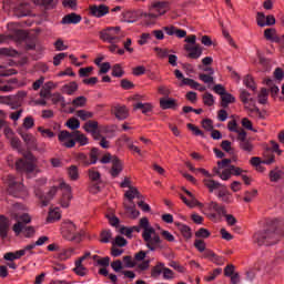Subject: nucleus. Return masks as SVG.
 Here are the masks:
<instances>
[{
    "instance_id": "13",
    "label": "nucleus",
    "mask_w": 284,
    "mask_h": 284,
    "mask_svg": "<svg viewBox=\"0 0 284 284\" xmlns=\"http://www.w3.org/2000/svg\"><path fill=\"white\" fill-rule=\"evenodd\" d=\"M184 50L186 58L191 60H199L201 54H203V48L200 44H184Z\"/></svg>"
},
{
    "instance_id": "51",
    "label": "nucleus",
    "mask_w": 284,
    "mask_h": 284,
    "mask_svg": "<svg viewBox=\"0 0 284 284\" xmlns=\"http://www.w3.org/2000/svg\"><path fill=\"white\" fill-rule=\"evenodd\" d=\"M258 194L257 190H253V191H246L245 192V197H243V201H245L246 203L252 202V200L254 197H256Z\"/></svg>"
},
{
    "instance_id": "24",
    "label": "nucleus",
    "mask_w": 284,
    "mask_h": 284,
    "mask_svg": "<svg viewBox=\"0 0 284 284\" xmlns=\"http://www.w3.org/2000/svg\"><path fill=\"white\" fill-rule=\"evenodd\" d=\"M246 111H248L250 116L258 118L260 120H264L266 112H261L256 103H253L252 106L246 105Z\"/></svg>"
},
{
    "instance_id": "25",
    "label": "nucleus",
    "mask_w": 284,
    "mask_h": 284,
    "mask_svg": "<svg viewBox=\"0 0 284 284\" xmlns=\"http://www.w3.org/2000/svg\"><path fill=\"white\" fill-rule=\"evenodd\" d=\"M240 99H241L243 105H245V109H246V106H252L253 104H256L254 99L251 97V93L247 92L246 90H241Z\"/></svg>"
},
{
    "instance_id": "31",
    "label": "nucleus",
    "mask_w": 284,
    "mask_h": 284,
    "mask_svg": "<svg viewBox=\"0 0 284 284\" xmlns=\"http://www.w3.org/2000/svg\"><path fill=\"white\" fill-rule=\"evenodd\" d=\"M203 183L211 193L221 187V183L219 181L212 180L211 178L203 180Z\"/></svg>"
},
{
    "instance_id": "29",
    "label": "nucleus",
    "mask_w": 284,
    "mask_h": 284,
    "mask_svg": "<svg viewBox=\"0 0 284 284\" xmlns=\"http://www.w3.org/2000/svg\"><path fill=\"white\" fill-rule=\"evenodd\" d=\"M174 224L179 227L180 233L182 234V236H184L185 240H191L192 231L189 225L181 224L180 222H175Z\"/></svg>"
},
{
    "instance_id": "32",
    "label": "nucleus",
    "mask_w": 284,
    "mask_h": 284,
    "mask_svg": "<svg viewBox=\"0 0 284 284\" xmlns=\"http://www.w3.org/2000/svg\"><path fill=\"white\" fill-rule=\"evenodd\" d=\"M88 105V98L84 95H79L72 100V106L74 109H82Z\"/></svg>"
},
{
    "instance_id": "37",
    "label": "nucleus",
    "mask_w": 284,
    "mask_h": 284,
    "mask_svg": "<svg viewBox=\"0 0 284 284\" xmlns=\"http://www.w3.org/2000/svg\"><path fill=\"white\" fill-rule=\"evenodd\" d=\"M75 115L83 122L94 118V113L90 112V111H85V110H78L75 112Z\"/></svg>"
},
{
    "instance_id": "57",
    "label": "nucleus",
    "mask_w": 284,
    "mask_h": 284,
    "mask_svg": "<svg viewBox=\"0 0 284 284\" xmlns=\"http://www.w3.org/2000/svg\"><path fill=\"white\" fill-rule=\"evenodd\" d=\"M68 54L61 52L53 57V65L58 67L61 65V62L65 59Z\"/></svg>"
},
{
    "instance_id": "19",
    "label": "nucleus",
    "mask_w": 284,
    "mask_h": 284,
    "mask_svg": "<svg viewBox=\"0 0 284 284\" xmlns=\"http://www.w3.org/2000/svg\"><path fill=\"white\" fill-rule=\"evenodd\" d=\"M83 261H84V257H79V260L74 261V268H73L74 274L81 277L89 274V270L84 267V265L82 264Z\"/></svg>"
},
{
    "instance_id": "20",
    "label": "nucleus",
    "mask_w": 284,
    "mask_h": 284,
    "mask_svg": "<svg viewBox=\"0 0 284 284\" xmlns=\"http://www.w3.org/2000/svg\"><path fill=\"white\" fill-rule=\"evenodd\" d=\"M124 197L128 200V204H134V200L142 199V194L136 187H131L125 191Z\"/></svg>"
},
{
    "instance_id": "50",
    "label": "nucleus",
    "mask_w": 284,
    "mask_h": 284,
    "mask_svg": "<svg viewBox=\"0 0 284 284\" xmlns=\"http://www.w3.org/2000/svg\"><path fill=\"white\" fill-rule=\"evenodd\" d=\"M17 54H18V52L16 50H12V49H9V48L0 49V55L14 58V57H17Z\"/></svg>"
},
{
    "instance_id": "55",
    "label": "nucleus",
    "mask_w": 284,
    "mask_h": 284,
    "mask_svg": "<svg viewBox=\"0 0 284 284\" xmlns=\"http://www.w3.org/2000/svg\"><path fill=\"white\" fill-rule=\"evenodd\" d=\"M122 262L125 264L126 268H134L136 263L134 260H132L131 256L126 255L122 258Z\"/></svg>"
},
{
    "instance_id": "8",
    "label": "nucleus",
    "mask_w": 284,
    "mask_h": 284,
    "mask_svg": "<svg viewBox=\"0 0 284 284\" xmlns=\"http://www.w3.org/2000/svg\"><path fill=\"white\" fill-rule=\"evenodd\" d=\"M232 163L231 159H223L222 161L217 162V168L213 169L215 175L220 176L222 181H227L232 178L233 173L227 165Z\"/></svg>"
},
{
    "instance_id": "33",
    "label": "nucleus",
    "mask_w": 284,
    "mask_h": 284,
    "mask_svg": "<svg viewBox=\"0 0 284 284\" xmlns=\"http://www.w3.org/2000/svg\"><path fill=\"white\" fill-rule=\"evenodd\" d=\"M85 232L82 229H78L75 225H73V236L72 241L77 244L81 243L83 241Z\"/></svg>"
},
{
    "instance_id": "5",
    "label": "nucleus",
    "mask_w": 284,
    "mask_h": 284,
    "mask_svg": "<svg viewBox=\"0 0 284 284\" xmlns=\"http://www.w3.org/2000/svg\"><path fill=\"white\" fill-rule=\"evenodd\" d=\"M125 38L121 27H111L100 31V39L108 43H120Z\"/></svg>"
},
{
    "instance_id": "18",
    "label": "nucleus",
    "mask_w": 284,
    "mask_h": 284,
    "mask_svg": "<svg viewBox=\"0 0 284 284\" xmlns=\"http://www.w3.org/2000/svg\"><path fill=\"white\" fill-rule=\"evenodd\" d=\"M123 171V163L119 158H112V169H111V176L113 179L118 178Z\"/></svg>"
},
{
    "instance_id": "38",
    "label": "nucleus",
    "mask_w": 284,
    "mask_h": 284,
    "mask_svg": "<svg viewBox=\"0 0 284 284\" xmlns=\"http://www.w3.org/2000/svg\"><path fill=\"white\" fill-rule=\"evenodd\" d=\"M243 84H245V87L252 91H256L257 85L256 82H254V79L252 78V75L247 74L244 79H243Z\"/></svg>"
},
{
    "instance_id": "61",
    "label": "nucleus",
    "mask_w": 284,
    "mask_h": 284,
    "mask_svg": "<svg viewBox=\"0 0 284 284\" xmlns=\"http://www.w3.org/2000/svg\"><path fill=\"white\" fill-rule=\"evenodd\" d=\"M112 237L111 231H102L101 232V243H109Z\"/></svg>"
},
{
    "instance_id": "15",
    "label": "nucleus",
    "mask_w": 284,
    "mask_h": 284,
    "mask_svg": "<svg viewBox=\"0 0 284 284\" xmlns=\"http://www.w3.org/2000/svg\"><path fill=\"white\" fill-rule=\"evenodd\" d=\"M9 182V193L10 195L18 197V193L23 191V184L17 183L16 178L13 175H9L8 178Z\"/></svg>"
},
{
    "instance_id": "54",
    "label": "nucleus",
    "mask_w": 284,
    "mask_h": 284,
    "mask_svg": "<svg viewBox=\"0 0 284 284\" xmlns=\"http://www.w3.org/2000/svg\"><path fill=\"white\" fill-rule=\"evenodd\" d=\"M94 71V68L88 67V68H80L79 70V77L80 78H87L90 77L91 72Z\"/></svg>"
},
{
    "instance_id": "34",
    "label": "nucleus",
    "mask_w": 284,
    "mask_h": 284,
    "mask_svg": "<svg viewBox=\"0 0 284 284\" xmlns=\"http://www.w3.org/2000/svg\"><path fill=\"white\" fill-rule=\"evenodd\" d=\"M234 102H236V98H234L232 94L224 93V94L221 95V105H222V108L226 109L227 105H230Z\"/></svg>"
},
{
    "instance_id": "48",
    "label": "nucleus",
    "mask_w": 284,
    "mask_h": 284,
    "mask_svg": "<svg viewBox=\"0 0 284 284\" xmlns=\"http://www.w3.org/2000/svg\"><path fill=\"white\" fill-rule=\"evenodd\" d=\"M154 52L158 53V58L161 59V60H164L165 58L169 57V50L168 49H162V48L155 47Z\"/></svg>"
},
{
    "instance_id": "12",
    "label": "nucleus",
    "mask_w": 284,
    "mask_h": 284,
    "mask_svg": "<svg viewBox=\"0 0 284 284\" xmlns=\"http://www.w3.org/2000/svg\"><path fill=\"white\" fill-rule=\"evenodd\" d=\"M9 7L12 10L13 16L18 18L28 17L31 14V6L28 2H21L18 6L10 3Z\"/></svg>"
},
{
    "instance_id": "60",
    "label": "nucleus",
    "mask_w": 284,
    "mask_h": 284,
    "mask_svg": "<svg viewBox=\"0 0 284 284\" xmlns=\"http://www.w3.org/2000/svg\"><path fill=\"white\" fill-rule=\"evenodd\" d=\"M202 99L204 100V104L207 106H212L214 104V97L211 93H205L202 95Z\"/></svg>"
},
{
    "instance_id": "53",
    "label": "nucleus",
    "mask_w": 284,
    "mask_h": 284,
    "mask_svg": "<svg viewBox=\"0 0 284 284\" xmlns=\"http://www.w3.org/2000/svg\"><path fill=\"white\" fill-rule=\"evenodd\" d=\"M199 79L204 82L205 84H213L214 79L212 75L206 74V73H200Z\"/></svg>"
},
{
    "instance_id": "63",
    "label": "nucleus",
    "mask_w": 284,
    "mask_h": 284,
    "mask_svg": "<svg viewBox=\"0 0 284 284\" xmlns=\"http://www.w3.org/2000/svg\"><path fill=\"white\" fill-rule=\"evenodd\" d=\"M276 34V29H266L264 30V38H266V40L271 41V39L275 38Z\"/></svg>"
},
{
    "instance_id": "4",
    "label": "nucleus",
    "mask_w": 284,
    "mask_h": 284,
    "mask_svg": "<svg viewBox=\"0 0 284 284\" xmlns=\"http://www.w3.org/2000/svg\"><path fill=\"white\" fill-rule=\"evenodd\" d=\"M281 237H283V234L274 224L268 225L266 229L254 235L255 243L258 244V246H274L280 242Z\"/></svg>"
},
{
    "instance_id": "44",
    "label": "nucleus",
    "mask_w": 284,
    "mask_h": 284,
    "mask_svg": "<svg viewBox=\"0 0 284 284\" xmlns=\"http://www.w3.org/2000/svg\"><path fill=\"white\" fill-rule=\"evenodd\" d=\"M182 202L185 203L187 207H196L197 205H201V203L196 199H186L185 196L181 195Z\"/></svg>"
},
{
    "instance_id": "36",
    "label": "nucleus",
    "mask_w": 284,
    "mask_h": 284,
    "mask_svg": "<svg viewBox=\"0 0 284 284\" xmlns=\"http://www.w3.org/2000/svg\"><path fill=\"white\" fill-rule=\"evenodd\" d=\"M141 110L142 114H146L152 111V104L151 103H135L134 104V111Z\"/></svg>"
},
{
    "instance_id": "10",
    "label": "nucleus",
    "mask_w": 284,
    "mask_h": 284,
    "mask_svg": "<svg viewBox=\"0 0 284 284\" xmlns=\"http://www.w3.org/2000/svg\"><path fill=\"white\" fill-rule=\"evenodd\" d=\"M88 176L91 180L90 192L92 194H98L99 192H101V186H100V184L102 183L101 173H99L94 169H90L88 170Z\"/></svg>"
},
{
    "instance_id": "30",
    "label": "nucleus",
    "mask_w": 284,
    "mask_h": 284,
    "mask_svg": "<svg viewBox=\"0 0 284 284\" xmlns=\"http://www.w3.org/2000/svg\"><path fill=\"white\" fill-rule=\"evenodd\" d=\"M263 83L266 84L267 88H270L271 97L276 98L280 93V89L276 84H274L273 79H264Z\"/></svg>"
},
{
    "instance_id": "11",
    "label": "nucleus",
    "mask_w": 284,
    "mask_h": 284,
    "mask_svg": "<svg viewBox=\"0 0 284 284\" xmlns=\"http://www.w3.org/2000/svg\"><path fill=\"white\" fill-rule=\"evenodd\" d=\"M236 140H239L240 150L246 152L247 154L252 153V151L254 150V145L252 141L247 140V134L244 129L239 132V136H236Z\"/></svg>"
},
{
    "instance_id": "9",
    "label": "nucleus",
    "mask_w": 284,
    "mask_h": 284,
    "mask_svg": "<svg viewBox=\"0 0 284 284\" xmlns=\"http://www.w3.org/2000/svg\"><path fill=\"white\" fill-rule=\"evenodd\" d=\"M34 160L33 156L29 155V159H19L16 163L17 171L19 173H32L36 171V165L32 162Z\"/></svg>"
},
{
    "instance_id": "2",
    "label": "nucleus",
    "mask_w": 284,
    "mask_h": 284,
    "mask_svg": "<svg viewBox=\"0 0 284 284\" xmlns=\"http://www.w3.org/2000/svg\"><path fill=\"white\" fill-rule=\"evenodd\" d=\"M22 209L21 203H14L11 209V217L17 221L12 226L13 233L17 235L24 231L27 237H31L34 234V227L26 226L31 222V216L29 214H19L18 211Z\"/></svg>"
},
{
    "instance_id": "26",
    "label": "nucleus",
    "mask_w": 284,
    "mask_h": 284,
    "mask_svg": "<svg viewBox=\"0 0 284 284\" xmlns=\"http://www.w3.org/2000/svg\"><path fill=\"white\" fill-rule=\"evenodd\" d=\"M114 116L120 121L128 119L129 118L128 108L121 106V105L114 106Z\"/></svg>"
},
{
    "instance_id": "40",
    "label": "nucleus",
    "mask_w": 284,
    "mask_h": 284,
    "mask_svg": "<svg viewBox=\"0 0 284 284\" xmlns=\"http://www.w3.org/2000/svg\"><path fill=\"white\" fill-rule=\"evenodd\" d=\"M268 95H270V92L266 89L262 88L258 95H257L258 103L261 105H266Z\"/></svg>"
},
{
    "instance_id": "35",
    "label": "nucleus",
    "mask_w": 284,
    "mask_h": 284,
    "mask_svg": "<svg viewBox=\"0 0 284 284\" xmlns=\"http://www.w3.org/2000/svg\"><path fill=\"white\" fill-rule=\"evenodd\" d=\"M135 207H136L135 203L124 202V209L126 212L131 213V219H138L140 215V212Z\"/></svg>"
},
{
    "instance_id": "64",
    "label": "nucleus",
    "mask_w": 284,
    "mask_h": 284,
    "mask_svg": "<svg viewBox=\"0 0 284 284\" xmlns=\"http://www.w3.org/2000/svg\"><path fill=\"white\" fill-rule=\"evenodd\" d=\"M34 126V119L31 116H27L23 120V128H26L27 130L31 129Z\"/></svg>"
},
{
    "instance_id": "47",
    "label": "nucleus",
    "mask_w": 284,
    "mask_h": 284,
    "mask_svg": "<svg viewBox=\"0 0 284 284\" xmlns=\"http://www.w3.org/2000/svg\"><path fill=\"white\" fill-rule=\"evenodd\" d=\"M223 272V270L221 268H215L211 274L206 275L204 277V281L206 282H212L214 280H216V277Z\"/></svg>"
},
{
    "instance_id": "45",
    "label": "nucleus",
    "mask_w": 284,
    "mask_h": 284,
    "mask_svg": "<svg viewBox=\"0 0 284 284\" xmlns=\"http://www.w3.org/2000/svg\"><path fill=\"white\" fill-rule=\"evenodd\" d=\"M59 219H61V213L59 212V209L50 210L49 217H47V221L51 223L52 221H57Z\"/></svg>"
},
{
    "instance_id": "42",
    "label": "nucleus",
    "mask_w": 284,
    "mask_h": 284,
    "mask_svg": "<svg viewBox=\"0 0 284 284\" xmlns=\"http://www.w3.org/2000/svg\"><path fill=\"white\" fill-rule=\"evenodd\" d=\"M184 85H187L189 88H192V89L200 88V84L193 79H182L180 87H184Z\"/></svg>"
},
{
    "instance_id": "56",
    "label": "nucleus",
    "mask_w": 284,
    "mask_h": 284,
    "mask_svg": "<svg viewBox=\"0 0 284 284\" xmlns=\"http://www.w3.org/2000/svg\"><path fill=\"white\" fill-rule=\"evenodd\" d=\"M58 257L60 261H65L69 257H71V250L70 248H63L60 251V253L58 254Z\"/></svg>"
},
{
    "instance_id": "14",
    "label": "nucleus",
    "mask_w": 284,
    "mask_h": 284,
    "mask_svg": "<svg viewBox=\"0 0 284 284\" xmlns=\"http://www.w3.org/2000/svg\"><path fill=\"white\" fill-rule=\"evenodd\" d=\"M28 38V33L23 30H16L12 34L4 36L0 34V43H7L10 39L17 40L18 42H22Z\"/></svg>"
},
{
    "instance_id": "6",
    "label": "nucleus",
    "mask_w": 284,
    "mask_h": 284,
    "mask_svg": "<svg viewBox=\"0 0 284 284\" xmlns=\"http://www.w3.org/2000/svg\"><path fill=\"white\" fill-rule=\"evenodd\" d=\"M206 210H207V219L213 221V222H220L224 216L227 215V211L225 206L220 205L217 202H209L206 204Z\"/></svg>"
},
{
    "instance_id": "46",
    "label": "nucleus",
    "mask_w": 284,
    "mask_h": 284,
    "mask_svg": "<svg viewBox=\"0 0 284 284\" xmlns=\"http://www.w3.org/2000/svg\"><path fill=\"white\" fill-rule=\"evenodd\" d=\"M20 136H22V139H23V141H24V143H26L27 145H34L36 139H34L33 135H31V134H29V133L21 132V133H20Z\"/></svg>"
},
{
    "instance_id": "39",
    "label": "nucleus",
    "mask_w": 284,
    "mask_h": 284,
    "mask_svg": "<svg viewBox=\"0 0 284 284\" xmlns=\"http://www.w3.org/2000/svg\"><path fill=\"white\" fill-rule=\"evenodd\" d=\"M83 128L87 133H92L99 131V123L97 121H88Z\"/></svg>"
},
{
    "instance_id": "22",
    "label": "nucleus",
    "mask_w": 284,
    "mask_h": 284,
    "mask_svg": "<svg viewBox=\"0 0 284 284\" xmlns=\"http://www.w3.org/2000/svg\"><path fill=\"white\" fill-rule=\"evenodd\" d=\"M178 106L176 100L173 98H162L160 99V108L162 110H172Z\"/></svg>"
},
{
    "instance_id": "41",
    "label": "nucleus",
    "mask_w": 284,
    "mask_h": 284,
    "mask_svg": "<svg viewBox=\"0 0 284 284\" xmlns=\"http://www.w3.org/2000/svg\"><path fill=\"white\" fill-rule=\"evenodd\" d=\"M112 77H115V78H122L124 75V71H123V68L121 64H114L112 67Z\"/></svg>"
},
{
    "instance_id": "43",
    "label": "nucleus",
    "mask_w": 284,
    "mask_h": 284,
    "mask_svg": "<svg viewBox=\"0 0 284 284\" xmlns=\"http://www.w3.org/2000/svg\"><path fill=\"white\" fill-rule=\"evenodd\" d=\"M281 174H282V172L277 169L271 170L270 174H268V179H270L271 182L276 183V182L280 181Z\"/></svg>"
},
{
    "instance_id": "23",
    "label": "nucleus",
    "mask_w": 284,
    "mask_h": 284,
    "mask_svg": "<svg viewBox=\"0 0 284 284\" xmlns=\"http://www.w3.org/2000/svg\"><path fill=\"white\" fill-rule=\"evenodd\" d=\"M9 230V220L6 216L0 215V236H2V239H7Z\"/></svg>"
},
{
    "instance_id": "17",
    "label": "nucleus",
    "mask_w": 284,
    "mask_h": 284,
    "mask_svg": "<svg viewBox=\"0 0 284 284\" xmlns=\"http://www.w3.org/2000/svg\"><path fill=\"white\" fill-rule=\"evenodd\" d=\"M58 139L61 145L68 149L72 148V134L69 131L67 130L60 131Z\"/></svg>"
},
{
    "instance_id": "3",
    "label": "nucleus",
    "mask_w": 284,
    "mask_h": 284,
    "mask_svg": "<svg viewBox=\"0 0 284 284\" xmlns=\"http://www.w3.org/2000/svg\"><path fill=\"white\" fill-rule=\"evenodd\" d=\"M140 227L142 229V240H144L145 246L149 251L155 252L160 244H162V240L155 229L150 225L149 219L142 217L140 220Z\"/></svg>"
},
{
    "instance_id": "59",
    "label": "nucleus",
    "mask_w": 284,
    "mask_h": 284,
    "mask_svg": "<svg viewBox=\"0 0 284 284\" xmlns=\"http://www.w3.org/2000/svg\"><path fill=\"white\" fill-rule=\"evenodd\" d=\"M227 168H230L232 175H234V176H242L243 173H245V171L243 169L236 168L234 165L227 164Z\"/></svg>"
},
{
    "instance_id": "49",
    "label": "nucleus",
    "mask_w": 284,
    "mask_h": 284,
    "mask_svg": "<svg viewBox=\"0 0 284 284\" xmlns=\"http://www.w3.org/2000/svg\"><path fill=\"white\" fill-rule=\"evenodd\" d=\"M242 126L245 128L246 130L248 131H252L254 133H257V130L256 129H253V124H252V121L247 118H243L242 119Z\"/></svg>"
},
{
    "instance_id": "21",
    "label": "nucleus",
    "mask_w": 284,
    "mask_h": 284,
    "mask_svg": "<svg viewBox=\"0 0 284 284\" xmlns=\"http://www.w3.org/2000/svg\"><path fill=\"white\" fill-rule=\"evenodd\" d=\"M91 14L95 18H102L105 14H109V7L101 4V6H91L90 8Z\"/></svg>"
},
{
    "instance_id": "52",
    "label": "nucleus",
    "mask_w": 284,
    "mask_h": 284,
    "mask_svg": "<svg viewBox=\"0 0 284 284\" xmlns=\"http://www.w3.org/2000/svg\"><path fill=\"white\" fill-rule=\"evenodd\" d=\"M211 236V232L204 227H201L197 232H195V237L197 239H207Z\"/></svg>"
},
{
    "instance_id": "58",
    "label": "nucleus",
    "mask_w": 284,
    "mask_h": 284,
    "mask_svg": "<svg viewBox=\"0 0 284 284\" xmlns=\"http://www.w3.org/2000/svg\"><path fill=\"white\" fill-rule=\"evenodd\" d=\"M265 14L264 12H256V24L261 28L265 27Z\"/></svg>"
},
{
    "instance_id": "1",
    "label": "nucleus",
    "mask_w": 284,
    "mask_h": 284,
    "mask_svg": "<svg viewBox=\"0 0 284 284\" xmlns=\"http://www.w3.org/2000/svg\"><path fill=\"white\" fill-rule=\"evenodd\" d=\"M58 190H61L63 192V196L61 197V207H69L71 202V186L65 184L63 180L60 181L59 186H52V189L47 193V195H43L41 191H37V196L40 200V203L42 204V207H48L51 199L54 197Z\"/></svg>"
},
{
    "instance_id": "16",
    "label": "nucleus",
    "mask_w": 284,
    "mask_h": 284,
    "mask_svg": "<svg viewBox=\"0 0 284 284\" xmlns=\"http://www.w3.org/2000/svg\"><path fill=\"white\" fill-rule=\"evenodd\" d=\"M77 143H79L81 146L89 145L88 136L78 130L72 132V148H74Z\"/></svg>"
},
{
    "instance_id": "62",
    "label": "nucleus",
    "mask_w": 284,
    "mask_h": 284,
    "mask_svg": "<svg viewBox=\"0 0 284 284\" xmlns=\"http://www.w3.org/2000/svg\"><path fill=\"white\" fill-rule=\"evenodd\" d=\"M111 268H113V271H114L115 273L121 272L122 268H123L122 261H121V260H115L114 262H112Z\"/></svg>"
},
{
    "instance_id": "28",
    "label": "nucleus",
    "mask_w": 284,
    "mask_h": 284,
    "mask_svg": "<svg viewBox=\"0 0 284 284\" xmlns=\"http://www.w3.org/2000/svg\"><path fill=\"white\" fill-rule=\"evenodd\" d=\"M164 268H166L164 263L159 262L158 264H155L153 266V268L151 270L152 278L158 280L160 277V275L163 274Z\"/></svg>"
},
{
    "instance_id": "7",
    "label": "nucleus",
    "mask_w": 284,
    "mask_h": 284,
    "mask_svg": "<svg viewBox=\"0 0 284 284\" xmlns=\"http://www.w3.org/2000/svg\"><path fill=\"white\" fill-rule=\"evenodd\" d=\"M170 10V6L169 2L166 1H158L154 2L151 8H149V12L144 13V17L146 19H152L155 20L158 19L160 16L165 14L166 12H169Z\"/></svg>"
},
{
    "instance_id": "27",
    "label": "nucleus",
    "mask_w": 284,
    "mask_h": 284,
    "mask_svg": "<svg viewBox=\"0 0 284 284\" xmlns=\"http://www.w3.org/2000/svg\"><path fill=\"white\" fill-rule=\"evenodd\" d=\"M4 99V103L7 105H11V109H18L19 106L22 105V99L16 97V95H9L3 98Z\"/></svg>"
}]
</instances>
